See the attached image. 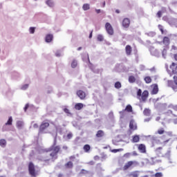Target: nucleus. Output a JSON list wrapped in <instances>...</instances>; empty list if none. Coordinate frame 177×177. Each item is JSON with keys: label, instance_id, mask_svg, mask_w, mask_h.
Instances as JSON below:
<instances>
[{"label": "nucleus", "instance_id": "nucleus-20", "mask_svg": "<svg viewBox=\"0 0 177 177\" xmlns=\"http://www.w3.org/2000/svg\"><path fill=\"white\" fill-rule=\"evenodd\" d=\"M96 170H97V172H104V169H103V167H102L101 163L97 164Z\"/></svg>", "mask_w": 177, "mask_h": 177}, {"label": "nucleus", "instance_id": "nucleus-21", "mask_svg": "<svg viewBox=\"0 0 177 177\" xmlns=\"http://www.w3.org/2000/svg\"><path fill=\"white\" fill-rule=\"evenodd\" d=\"M24 125V121H21V120L17 121V128H18V129H21Z\"/></svg>", "mask_w": 177, "mask_h": 177}, {"label": "nucleus", "instance_id": "nucleus-56", "mask_svg": "<svg viewBox=\"0 0 177 177\" xmlns=\"http://www.w3.org/2000/svg\"><path fill=\"white\" fill-rule=\"evenodd\" d=\"M29 106L30 105L28 104H26L25 107L24 108V111H27Z\"/></svg>", "mask_w": 177, "mask_h": 177}, {"label": "nucleus", "instance_id": "nucleus-7", "mask_svg": "<svg viewBox=\"0 0 177 177\" xmlns=\"http://www.w3.org/2000/svg\"><path fill=\"white\" fill-rule=\"evenodd\" d=\"M28 171L31 176H35V167L34 166V163H32V162L29 163Z\"/></svg>", "mask_w": 177, "mask_h": 177}, {"label": "nucleus", "instance_id": "nucleus-57", "mask_svg": "<svg viewBox=\"0 0 177 177\" xmlns=\"http://www.w3.org/2000/svg\"><path fill=\"white\" fill-rule=\"evenodd\" d=\"M67 138H68V139H71V138H73V133H69L67 135Z\"/></svg>", "mask_w": 177, "mask_h": 177}, {"label": "nucleus", "instance_id": "nucleus-47", "mask_svg": "<svg viewBox=\"0 0 177 177\" xmlns=\"http://www.w3.org/2000/svg\"><path fill=\"white\" fill-rule=\"evenodd\" d=\"M30 34H34L35 32V27H30L29 28Z\"/></svg>", "mask_w": 177, "mask_h": 177}, {"label": "nucleus", "instance_id": "nucleus-11", "mask_svg": "<svg viewBox=\"0 0 177 177\" xmlns=\"http://www.w3.org/2000/svg\"><path fill=\"white\" fill-rule=\"evenodd\" d=\"M131 24V21H129V19L124 18L122 21V26L124 27V28H128L129 27V24Z\"/></svg>", "mask_w": 177, "mask_h": 177}, {"label": "nucleus", "instance_id": "nucleus-18", "mask_svg": "<svg viewBox=\"0 0 177 177\" xmlns=\"http://www.w3.org/2000/svg\"><path fill=\"white\" fill-rule=\"evenodd\" d=\"M140 140V137L138 135L133 136L131 140L132 143H138Z\"/></svg>", "mask_w": 177, "mask_h": 177}, {"label": "nucleus", "instance_id": "nucleus-36", "mask_svg": "<svg viewBox=\"0 0 177 177\" xmlns=\"http://www.w3.org/2000/svg\"><path fill=\"white\" fill-rule=\"evenodd\" d=\"M12 122H13V119L12 118V116L9 117L7 122L6 123V125H12Z\"/></svg>", "mask_w": 177, "mask_h": 177}, {"label": "nucleus", "instance_id": "nucleus-24", "mask_svg": "<svg viewBox=\"0 0 177 177\" xmlns=\"http://www.w3.org/2000/svg\"><path fill=\"white\" fill-rule=\"evenodd\" d=\"M84 108V104L82 103H77L75 105V110H81Z\"/></svg>", "mask_w": 177, "mask_h": 177}, {"label": "nucleus", "instance_id": "nucleus-50", "mask_svg": "<svg viewBox=\"0 0 177 177\" xmlns=\"http://www.w3.org/2000/svg\"><path fill=\"white\" fill-rule=\"evenodd\" d=\"M28 84H24L21 87V89L22 91H26V89H28Z\"/></svg>", "mask_w": 177, "mask_h": 177}, {"label": "nucleus", "instance_id": "nucleus-14", "mask_svg": "<svg viewBox=\"0 0 177 177\" xmlns=\"http://www.w3.org/2000/svg\"><path fill=\"white\" fill-rule=\"evenodd\" d=\"M170 68L172 70V73H174V74H177V64L173 62L170 66Z\"/></svg>", "mask_w": 177, "mask_h": 177}, {"label": "nucleus", "instance_id": "nucleus-29", "mask_svg": "<svg viewBox=\"0 0 177 177\" xmlns=\"http://www.w3.org/2000/svg\"><path fill=\"white\" fill-rule=\"evenodd\" d=\"M136 78H135L133 75L129 77V82H130V84H133V82H136Z\"/></svg>", "mask_w": 177, "mask_h": 177}, {"label": "nucleus", "instance_id": "nucleus-55", "mask_svg": "<svg viewBox=\"0 0 177 177\" xmlns=\"http://www.w3.org/2000/svg\"><path fill=\"white\" fill-rule=\"evenodd\" d=\"M146 68V67L144 65H140V70L141 71H143Z\"/></svg>", "mask_w": 177, "mask_h": 177}, {"label": "nucleus", "instance_id": "nucleus-46", "mask_svg": "<svg viewBox=\"0 0 177 177\" xmlns=\"http://www.w3.org/2000/svg\"><path fill=\"white\" fill-rule=\"evenodd\" d=\"M162 55L164 59H165L167 56V49L164 48L162 51Z\"/></svg>", "mask_w": 177, "mask_h": 177}, {"label": "nucleus", "instance_id": "nucleus-58", "mask_svg": "<svg viewBox=\"0 0 177 177\" xmlns=\"http://www.w3.org/2000/svg\"><path fill=\"white\" fill-rule=\"evenodd\" d=\"M80 174H88V171H86V170L82 169V171H81V172H80Z\"/></svg>", "mask_w": 177, "mask_h": 177}, {"label": "nucleus", "instance_id": "nucleus-44", "mask_svg": "<svg viewBox=\"0 0 177 177\" xmlns=\"http://www.w3.org/2000/svg\"><path fill=\"white\" fill-rule=\"evenodd\" d=\"M8 131H10V129H9V127H8V124H4L3 126V132Z\"/></svg>", "mask_w": 177, "mask_h": 177}, {"label": "nucleus", "instance_id": "nucleus-28", "mask_svg": "<svg viewBox=\"0 0 177 177\" xmlns=\"http://www.w3.org/2000/svg\"><path fill=\"white\" fill-rule=\"evenodd\" d=\"M0 146H1V147H6V140L1 139L0 140Z\"/></svg>", "mask_w": 177, "mask_h": 177}, {"label": "nucleus", "instance_id": "nucleus-8", "mask_svg": "<svg viewBox=\"0 0 177 177\" xmlns=\"http://www.w3.org/2000/svg\"><path fill=\"white\" fill-rule=\"evenodd\" d=\"M167 85H168V86L171 88L173 89V91H174V92H177V86H176L175 82H174L172 80H169L167 82Z\"/></svg>", "mask_w": 177, "mask_h": 177}, {"label": "nucleus", "instance_id": "nucleus-22", "mask_svg": "<svg viewBox=\"0 0 177 177\" xmlns=\"http://www.w3.org/2000/svg\"><path fill=\"white\" fill-rule=\"evenodd\" d=\"M95 136L96 138H103V136H104V131H103V130L97 131Z\"/></svg>", "mask_w": 177, "mask_h": 177}, {"label": "nucleus", "instance_id": "nucleus-25", "mask_svg": "<svg viewBox=\"0 0 177 177\" xmlns=\"http://www.w3.org/2000/svg\"><path fill=\"white\" fill-rule=\"evenodd\" d=\"M144 115H146V117H150V114H151V111L149 109H145L143 111Z\"/></svg>", "mask_w": 177, "mask_h": 177}, {"label": "nucleus", "instance_id": "nucleus-49", "mask_svg": "<svg viewBox=\"0 0 177 177\" xmlns=\"http://www.w3.org/2000/svg\"><path fill=\"white\" fill-rule=\"evenodd\" d=\"M64 111L66 114H68V115H71V113H70V110H68V109L64 108Z\"/></svg>", "mask_w": 177, "mask_h": 177}, {"label": "nucleus", "instance_id": "nucleus-15", "mask_svg": "<svg viewBox=\"0 0 177 177\" xmlns=\"http://www.w3.org/2000/svg\"><path fill=\"white\" fill-rule=\"evenodd\" d=\"M125 50L126 55H127V56H130L131 53H132V47H131L129 45H127L125 47Z\"/></svg>", "mask_w": 177, "mask_h": 177}, {"label": "nucleus", "instance_id": "nucleus-38", "mask_svg": "<svg viewBox=\"0 0 177 177\" xmlns=\"http://www.w3.org/2000/svg\"><path fill=\"white\" fill-rule=\"evenodd\" d=\"M77 64H78V62H77L76 60H73V61L72 62V63H71V67H72V68H75V67H77Z\"/></svg>", "mask_w": 177, "mask_h": 177}, {"label": "nucleus", "instance_id": "nucleus-48", "mask_svg": "<svg viewBox=\"0 0 177 177\" xmlns=\"http://www.w3.org/2000/svg\"><path fill=\"white\" fill-rule=\"evenodd\" d=\"M123 150V149H112L111 153H118V151H122Z\"/></svg>", "mask_w": 177, "mask_h": 177}, {"label": "nucleus", "instance_id": "nucleus-6", "mask_svg": "<svg viewBox=\"0 0 177 177\" xmlns=\"http://www.w3.org/2000/svg\"><path fill=\"white\" fill-rule=\"evenodd\" d=\"M86 56H87V62H88L89 63L88 67L91 68V70H92L93 73H95L96 74H99V73H100V70L97 68V69L95 68V66H93V65L91 63V61L89 60V55L86 54Z\"/></svg>", "mask_w": 177, "mask_h": 177}, {"label": "nucleus", "instance_id": "nucleus-30", "mask_svg": "<svg viewBox=\"0 0 177 177\" xmlns=\"http://www.w3.org/2000/svg\"><path fill=\"white\" fill-rule=\"evenodd\" d=\"M85 153H88L89 150H91V145H85L83 147Z\"/></svg>", "mask_w": 177, "mask_h": 177}, {"label": "nucleus", "instance_id": "nucleus-39", "mask_svg": "<svg viewBox=\"0 0 177 177\" xmlns=\"http://www.w3.org/2000/svg\"><path fill=\"white\" fill-rule=\"evenodd\" d=\"M165 157L166 158L171 160V151H167V153L165 154Z\"/></svg>", "mask_w": 177, "mask_h": 177}, {"label": "nucleus", "instance_id": "nucleus-5", "mask_svg": "<svg viewBox=\"0 0 177 177\" xmlns=\"http://www.w3.org/2000/svg\"><path fill=\"white\" fill-rule=\"evenodd\" d=\"M105 28L109 35H113L114 34V30L113 29V26H111V24H110V23H106Z\"/></svg>", "mask_w": 177, "mask_h": 177}, {"label": "nucleus", "instance_id": "nucleus-42", "mask_svg": "<svg viewBox=\"0 0 177 177\" xmlns=\"http://www.w3.org/2000/svg\"><path fill=\"white\" fill-rule=\"evenodd\" d=\"M97 41H99L100 42H102V41H103V39H104V37H103V35H98L97 37Z\"/></svg>", "mask_w": 177, "mask_h": 177}, {"label": "nucleus", "instance_id": "nucleus-3", "mask_svg": "<svg viewBox=\"0 0 177 177\" xmlns=\"http://www.w3.org/2000/svg\"><path fill=\"white\" fill-rule=\"evenodd\" d=\"M49 127V122H43L39 129V133H46V128Z\"/></svg>", "mask_w": 177, "mask_h": 177}, {"label": "nucleus", "instance_id": "nucleus-41", "mask_svg": "<svg viewBox=\"0 0 177 177\" xmlns=\"http://www.w3.org/2000/svg\"><path fill=\"white\" fill-rule=\"evenodd\" d=\"M146 35H147L148 37H154L156 35V32H147L145 33Z\"/></svg>", "mask_w": 177, "mask_h": 177}, {"label": "nucleus", "instance_id": "nucleus-54", "mask_svg": "<svg viewBox=\"0 0 177 177\" xmlns=\"http://www.w3.org/2000/svg\"><path fill=\"white\" fill-rule=\"evenodd\" d=\"M164 132H165L164 129H161V130H158L157 133L159 135H162V133H164Z\"/></svg>", "mask_w": 177, "mask_h": 177}, {"label": "nucleus", "instance_id": "nucleus-33", "mask_svg": "<svg viewBox=\"0 0 177 177\" xmlns=\"http://www.w3.org/2000/svg\"><path fill=\"white\" fill-rule=\"evenodd\" d=\"M82 9H83V10H85V11L89 10V9H90L89 4L88 3L84 4L83 6H82Z\"/></svg>", "mask_w": 177, "mask_h": 177}, {"label": "nucleus", "instance_id": "nucleus-27", "mask_svg": "<svg viewBox=\"0 0 177 177\" xmlns=\"http://www.w3.org/2000/svg\"><path fill=\"white\" fill-rule=\"evenodd\" d=\"M161 150H162V147H160L156 149L155 152L156 153L157 156H161L162 153L161 152Z\"/></svg>", "mask_w": 177, "mask_h": 177}, {"label": "nucleus", "instance_id": "nucleus-12", "mask_svg": "<svg viewBox=\"0 0 177 177\" xmlns=\"http://www.w3.org/2000/svg\"><path fill=\"white\" fill-rule=\"evenodd\" d=\"M129 128H130V129H132V131H135L137 129L136 123L135 122V120H131L130 121Z\"/></svg>", "mask_w": 177, "mask_h": 177}, {"label": "nucleus", "instance_id": "nucleus-40", "mask_svg": "<svg viewBox=\"0 0 177 177\" xmlns=\"http://www.w3.org/2000/svg\"><path fill=\"white\" fill-rule=\"evenodd\" d=\"M115 88L116 89H120V88H121V82H116L115 83Z\"/></svg>", "mask_w": 177, "mask_h": 177}, {"label": "nucleus", "instance_id": "nucleus-19", "mask_svg": "<svg viewBox=\"0 0 177 177\" xmlns=\"http://www.w3.org/2000/svg\"><path fill=\"white\" fill-rule=\"evenodd\" d=\"M138 150H140L141 153H146V146L143 144L139 145Z\"/></svg>", "mask_w": 177, "mask_h": 177}, {"label": "nucleus", "instance_id": "nucleus-9", "mask_svg": "<svg viewBox=\"0 0 177 177\" xmlns=\"http://www.w3.org/2000/svg\"><path fill=\"white\" fill-rule=\"evenodd\" d=\"M137 164H138V162L136 161H129L127 163L125 164L123 168L124 170H127L130 167H132V165H136Z\"/></svg>", "mask_w": 177, "mask_h": 177}, {"label": "nucleus", "instance_id": "nucleus-45", "mask_svg": "<svg viewBox=\"0 0 177 177\" xmlns=\"http://www.w3.org/2000/svg\"><path fill=\"white\" fill-rule=\"evenodd\" d=\"M152 176L153 177H162L163 176V174L161 172H158V173H156L154 175H153Z\"/></svg>", "mask_w": 177, "mask_h": 177}, {"label": "nucleus", "instance_id": "nucleus-23", "mask_svg": "<svg viewBox=\"0 0 177 177\" xmlns=\"http://www.w3.org/2000/svg\"><path fill=\"white\" fill-rule=\"evenodd\" d=\"M53 39V35H47L46 36V42H47V43L52 42Z\"/></svg>", "mask_w": 177, "mask_h": 177}, {"label": "nucleus", "instance_id": "nucleus-51", "mask_svg": "<svg viewBox=\"0 0 177 177\" xmlns=\"http://www.w3.org/2000/svg\"><path fill=\"white\" fill-rule=\"evenodd\" d=\"M158 28L161 31L162 34H164V28L161 25H158Z\"/></svg>", "mask_w": 177, "mask_h": 177}, {"label": "nucleus", "instance_id": "nucleus-2", "mask_svg": "<svg viewBox=\"0 0 177 177\" xmlns=\"http://www.w3.org/2000/svg\"><path fill=\"white\" fill-rule=\"evenodd\" d=\"M145 138H150V140L152 143V147H154V145H160L161 142L160 141V139H158V137H156L155 136H147Z\"/></svg>", "mask_w": 177, "mask_h": 177}, {"label": "nucleus", "instance_id": "nucleus-63", "mask_svg": "<svg viewBox=\"0 0 177 177\" xmlns=\"http://www.w3.org/2000/svg\"><path fill=\"white\" fill-rule=\"evenodd\" d=\"M173 122H174V124H175V125H176L177 124V118L176 119H174L173 120Z\"/></svg>", "mask_w": 177, "mask_h": 177}, {"label": "nucleus", "instance_id": "nucleus-26", "mask_svg": "<svg viewBox=\"0 0 177 177\" xmlns=\"http://www.w3.org/2000/svg\"><path fill=\"white\" fill-rule=\"evenodd\" d=\"M73 167H74V165L73 164V162H71V161H69L66 164H65V167L68 168L69 169H71V168H73Z\"/></svg>", "mask_w": 177, "mask_h": 177}, {"label": "nucleus", "instance_id": "nucleus-61", "mask_svg": "<svg viewBox=\"0 0 177 177\" xmlns=\"http://www.w3.org/2000/svg\"><path fill=\"white\" fill-rule=\"evenodd\" d=\"M88 164H89L90 165H95V162H93V160H91V161H90V162H88Z\"/></svg>", "mask_w": 177, "mask_h": 177}, {"label": "nucleus", "instance_id": "nucleus-4", "mask_svg": "<svg viewBox=\"0 0 177 177\" xmlns=\"http://www.w3.org/2000/svg\"><path fill=\"white\" fill-rule=\"evenodd\" d=\"M149 50L152 56H155L156 57H160V53L158 49L154 48L153 46H150L149 48Z\"/></svg>", "mask_w": 177, "mask_h": 177}, {"label": "nucleus", "instance_id": "nucleus-32", "mask_svg": "<svg viewBox=\"0 0 177 177\" xmlns=\"http://www.w3.org/2000/svg\"><path fill=\"white\" fill-rule=\"evenodd\" d=\"M130 176L132 177H139V171H133L130 174Z\"/></svg>", "mask_w": 177, "mask_h": 177}, {"label": "nucleus", "instance_id": "nucleus-16", "mask_svg": "<svg viewBox=\"0 0 177 177\" xmlns=\"http://www.w3.org/2000/svg\"><path fill=\"white\" fill-rule=\"evenodd\" d=\"M77 95L80 97V99H82V100L85 99L86 95L84 91L80 90L77 92Z\"/></svg>", "mask_w": 177, "mask_h": 177}, {"label": "nucleus", "instance_id": "nucleus-1", "mask_svg": "<svg viewBox=\"0 0 177 177\" xmlns=\"http://www.w3.org/2000/svg\"><path fill=\"white\" fill-rule=\"evenodd\" d=\"M53 136H54L53 144L50 147L49 151H52V153H50V156L51 157H56V156H57V153H59V151H60V145H57V134L55 133L53 135Z\"/></svg>", "mask_w": 177, "mask_h": 177}, {"label": "nucleus", "instance_id": "nucleus-62", "mask_svg": "<svg viewBox=\"0 0 177 177\" xmlns=\"http://www.w3.org/2000/svg\"><path fill=\"white\" fill-rule=\"evenodd\" d=\"M75 158V156H72L69 157V159L71 160H73Z\"/></svg>", "mask_w": 177, "mask_h": 177}, {"label": "nucleus", "instance_id": "nucleus-52", "mask_svg": "<svg viewBox=\"0 0 177 177\" xmlns=\"http://www.w3.org/2000/svg\"><path fill=\"white\" fill-rule=\"evenodd\" d=\"M142 89H138L137 91V96H142Z\"/></svg>", "mask_w": 177, "mask_h": 177}, {"label": "nucleus", "instance_id": "nucleus-64", "mask_svg": "<svg viewBox=\"0 0 177 177\" xmlns=\"http://www.w3.org/2000/svg\"><path fill=\"white\" fill-rule=\"evenodd\" d=\"M62 149H63L64 150H67V149H68V147L67 146H66V145H64L63 147H62Z\"/></svg>", "mask_w": 177, "mask_h": 177}, {"label": "nucleus", "instance_id": "nucleus-59", "mask_svg": "<svg viewBox=\"0 0 177 177\" xmlns=\"http://www.w3.org/2000/svg\"><path fill=\"white\" fill-rule=\"evenodd\" d=\"M172 109L174 110V111H177V105H174Z\"/></svg>", "mask_w": 177, "mask_h": 177}, {"label": "nucleus", "instance_id": "nucleus-13", "mask_svg": "<svg viewBox=\"0 0 177 177\" xmlns=\"http://www.w3.org/2000/svg\"><path fill=\"white\" fill-rule=\"evenodd\" d=\"M148 96H149V91H143V93L141 95V99H142V102H146V99H147Z\"/></svg>", "mask_w": 177, "mask_h": 177}, {"label": "nucleus", "instance_id": "nucleus-43", "mask_svg": "<svg viewBox=\"0 0 177 177\" xmlns=\"http://www.w3.org/2000/svg\"><path fill=\"white\" fill-rule=\"evenodd\" d=\"M145 81L146 82V84H150V82H151V78L150 77H146L145 78Z\"/></svg>", "mask_w": 177, "mask_h": 177}, {"label": "nucleus", "instance_id": "nucleus-17", "mask_svg": "<svg viewBox=\"0 0 177 177\" xmlns=\"http://www.w3.org/2000/svg\"><path fill=\"white\" fill-rule=\"evenodd\" d=\"M151 95H157L158 93V86L157 84H155L153 86V88L151 92Z\"/></svg>", "mask_w": 177, "mask_h": 177}, {"label": "nucleus", "instance_id": "nucleus-35", "mask_svg": "<svg viewBox=\"0 0 177 177\" xmlns=\"http://www.w3.org/2000/svg\"><path fill=\"white\" fill-rule=\"evenodd\" d=\"M46 5H48V6H49L50 8H53L54 3L53 1L52 0H48L46 1Z\"/></svg>", "mask_w": 177, "mask_h": 177}, {"label": "nucleus", "instance_id": "nucleus-31", "mask_svg": "<svg viewBox=\"0 0 177 177\" xmlns=\"http://www.w3.org/2000/svg\"><path fill=\"white\" fill-rule=\"evenodd\" d=\"M163 44L165 45H169V37H165L163 38Z\"/></svg>", "mask_w": 177, "mask_h": 177}, {"label": "nucleus", "instance_id": "nucleus-34", "mask_svg": "<svg viewBox=\"0 0 177 177\" xmlns=\"http://www.w3.org/2000/svg\"><path fill=\"white\" fill-rule=\"evenodd\" d=\"M124 111H128V113H132V106H131L130 104L127 105Z\"/></svg>", "mask_w": 177, "mask_h": 177}, {"label": "nucleus", "instance_id": "nucleus-10", "mask_svg": "<svg viewBox=\"0 0 177 177\" xmlns=\"http://www.w3.org/2000/svg\"><path fill=\"white\" fill-rule=\"evenodd\" d=\"M155 109H157L158 110H163V109H165L167 107V104H162V103H155L154 104Z\"/></svg>", "mask_w": 177, "mask_h": 177}, {"label": "nucleus", "instance_id": "nucleus-60", "mask_svg": "<svg viewBox=\"0 0 177 177\" xmlns=\"http://www.w3.org/2000/svg\"><path fill=\"white\" fill-rule=\"evenodd\" d=\"M33 128H35V129L38 128V124L35 123V124H33Z\"/></svg>", "mask_w": 177, "mask_h": 177}, {"label": "nucleus", "instance_id": "nucleus-53", "mask_svg": "<svg viewBox=\"0 0 177 177\" xmlns=\"http://www.w3.org/2000/svg\"><path fill=\"white\" fill-rule=\"evenodd\" d=\"M157 16L158 17H161V16H162V11H158L157 12Z\"/></svg>", "mask_w": 177, "mask_h": 177}, {"label": "nucleus", "instance_id": "nucleus-37", "mask_svg": "<svg viewBox=\"0 0 177 177\" xmlns=\"http://www.w3.org/2000/svg\"><path fill=\"white\" fill-rule=\"evenodd\" d=\"M55 56L57 57H60L61 56H63V52H62V50H57L56 53H55Z\"/></svg>", "mask_w": 177, "mask_h": 177}]
</instances>
